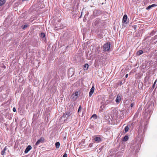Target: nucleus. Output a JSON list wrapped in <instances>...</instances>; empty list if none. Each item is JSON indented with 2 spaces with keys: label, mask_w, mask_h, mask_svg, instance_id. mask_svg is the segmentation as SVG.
<instances>
[{
  "label": "nucleus",
  "mask_w": 157,
  "mask_h": 157,
  "mask_svg": "<svg viewBox=\"0 0 157 157\" xmlns=\"http://www.w3.org/2000/svg\"><path fill=\"white\" fill-rule=\"evenodd\" d=\"M78 96V92L76 91L75 93H73L71 96V99L73 101L76 100Z\"/></svg>",
  "instance_id": "1"
},
{
  "label": "nucleus",
  "mask_w": 157,
  "mask_h": 157,
  "mask_svg": "<svg viewBox=\"0 0 157 157\" xmlns=\"http://www.w3.org/2000/svg\"><path fill=\"white\" fill-rule=\"evenodd\" d=\"M103 52L108 51V43L104 44L103 46Z\"/></svg>",
  "instance_id": "4"
},
{
  "label": "nucleus",
  "mask_w": 157,
  "mask_h": 157,
  "mask_svg": "<svg viewBox=\"0 0 157 157\" xmlns=\"http://www.w3.org/2000/svg\"><path fill=\"white\" fill-rule=\"evenodd\" d=\"M129 128L128 126H126L124 128V131L125 133H126V132H128V130Z\"/></svg>",
  "instance_id": "19"
},
{
  "label": "nucleus",
  "mask_w": 157,
  "mask_h": 157,
  "mask_svg": "<svg viewBox=\"0 0 157 157\" xmlns=\"http://www.w3.org/2000/svg\"><path fill=\"white\" fill-rule=\"evenodd\" d=\"M81 109H82V108H81V105H80L79 106L78 109V113L79 112H80V110H81Z\"/></svg>",
  "instance_id": "21"
},
{
  "label": "nucleus",
  "mask_w": 157,
  "mask_h": 157,
  "mask_svg": "<svg viewBox=\"0 0 157 157\" xmlns=\"http://www.w3.org/2000/svg\"><path fill=\"white\" fill-rule=\"evenodd\" d=\"M121 94H118L116 99V102L117 104H119L121 101Z\"/></svg>",
  "instance_id": "5"
},
{
  "label": "nucleus",
  "mask_w": 157,
  "mask_h": 157,
  "mask_svg": "<svg viewBox=\"0 0 157 157\" xmlns=\"http://www.w3.org/2000/svg\"><path fill=\"white\" fill-rule=\"evenodd\" d=\"M84 69L85 70H87L88 67L89 65L87 63L85 64L84 65Z\"/></svg>",
  "instance_id": "15"
},
{
  "label": "nucleus",
  "mask_w": 157,
  "mask_h": 157,
  "mask_svg": "<svg viewBox=\"0 0 157 157\" xmlns=\"http://www.w3.org/2000/svg\"><path fill=\"white\" fill-rule=\"evenodd\" d=\"M45 141V140L44 137H41L38 140L35 144V146H37L40 143H43Z\"/></svg>",
  "instance_id": "2"
},
{
  "label": "nucleus",
  "mask_w": 157,
  "mask_h": 157,
  "mask_svg": "<svg viewBox=\"0 0 157 157\" xmlns=\"http://www.w3.org/2000/svg\"><path fill=\"white\" fill-rule=\"evenodd\" d=\"M127 15L125 14L124 15L123 18V20H122V22L125 23L126 22L127 20Z\"/></svg>",
  "instance_id": "9"
},
{
  "label": "nucleus",
  "mask_w": 157,
  "mask_h": 157,
  "mask_svg": "<svg viewBox=\"0 0 157 157\" xmlns=\"http://www.w3.org/2000/svg\"><path fill=\"white\" fill-rule=\"evenodd\" d=\"M94 140L95 141L94 142V143H99L101 141V139L98 137L95 136L94 137Z\"/></svg>",
  "instance_id": "6"
},
{
  "label": "nucleus",
  "mask_w": 157,
  "mask_h": 157,
  "mask_svg": "<svg viewBox=\"0 0 157 157\" xmlns=\"http://www.w3.org/2000/svg\"><path fill=\"white\" fill-rule=\"evenodd\" d=\"M134 106V104L133 103H132L131 104V105H130V106L131 107H132Z\"/></svg>",
  "instance_id": "26"
},
{
  "label": "nucleus",
  "mask_w": 157,
  "mask_h": 157,
  "mask_svg": "<svg viewBox=\"0 0 157 157\" xmlns=\"http://www.w3.org/2000/svg\"><path fill=\"white\" fill-rule=\"evenodd\" d=\"M7 149V148L6 147H5L4 148L3 150L1 151V154L2 155H4L5 154V151Z\"/></svg>",
  "instance_id": "11"
},
{
  "label": "nucleus",
  "mask_w": 157,
  "mask_h": 157,
  "mask_svg": "<svg viewBox=\"0 0 157 157\" xmlns=\"http://www.w3.org/2000/svg\"><path fill=\"white\" fill-rule=\"evenodd\" d=\"M94 86H93L91 89H90V91L89 92V96L90 97L93 93L94 92Z\"/></svg>",
  "instance_id": "7"
},
{
  "label": "nucleus",
  "mask_w": 157,
  "mask_h": 157,
  "mask_svg": "<svg viewBox=\"0 0 157 157\" xmlns=\"http://www.w3.org/2000/svg\"><path fill=\"white\" fill-rule=\"evenodd\" d=\"M13 112H15L16 111V108L15 107H14L13 109Z\"/></svg>",
  "instance_id": "25"
},
{
  "label": "nucleus",
  "mask_w": 157,
  "mask_h": 157,
  "mask_svg": "<svg viewBox=\"0 0 157 157\" xmlns=\"http://www.w3.org/2000/svg\"><path fill=\"white\" fill-rule=\"evenodd\" d=\"M63 157H67V155L66 153H64Z\"/></svg>",
  "instance_id": "24"
},
{
  "label": "nucleus",
  "mask_w": 157,
  "mask_h": 157,
  "mask_svg": "<svg viewBox=\"0 0 157 157\" xmlns=\"http://www.w3.org/2000/svg\"><path fill=\"white\" fill-rule=\"evenodd\" d=\"M32 149V147L30 145H29L26 148L25 151V153L26 154L28 153V152Z\"/></svg>",
  "instance_id": "8"
},
{
  "label": "nucleus",
  "mask_w": 157,
  "mask_h": 157,
  "mask_svg": "<svg viewBox=\"0 0 157 157\" xmlns=\"http://www.w3.org/2000/svg\"><path fill=\"white\" fill-rule=\"evenodd\" d=\"M110 44L109 43V48H108L109 50V49H110Z\"/></svg>",
  "instance_id": "27"
},
{
  "label": "nucleus",
  "mask_w": 157,
  "mask_h": 157,
  "mask_svg": "<svg viewBox=\"0 0 157 157\" xmlns=\"http://www.w3.org/2000/svg\"><path fill=\"white\" fill-rule=\"evenodd\" d=\"M157 6V5H156L155 4H152V5H150V6H148L146 8V9L147 10H149L153 7H154L155 6Z\"/></svg>",
  "instance_id": "10"
},
{
  "label": "nucleus",
  "mask_w": 157,
  "mask_h": 157,
  "mask_svg": "<svg viewBox=\"0 0 157 157\" xmlns=\"http://www.w3.org/2000/svg\"><path fill=\"white\" fill-rule=\"evenodd\" d=\"M70 113L69 112H67L64 114L62 117H60L59 120L63 119V118H66V119H64L63 121H64L67 119V118L69 116H70Z\"/></svg>",
  "instance_id": "3"
},
{
  "label": "nucleus",
  "mask_w": 157,
  "mask_h": 157,
  "mask_svg": "<svg viewBox=\"0 0 157 157\" xmlns=\"http://www.w3.org/2000/svg\"><path fill=\"white\" fill-rule=\"evenodd\" d=\"M128 139V137L127 136H125L123 138L122 141H126Z\"/></svg>",
  "instance_id": "13"
},
{
  "label": "nucleus",
  "mask_w": 157,
  "mask_h": 157,
  "mask_svg": "<svg viewBox=\"0 0 157 157\" xmlns=\"http://www.w3.org/2000/svg\"><path fill=\"white\" fill-rule=\"evenodd\" d=\"M40 36L42 38H44L45 37V35L43 33H41L40 35Z\"/></svg>",
  "instance_id": "17"
},
{
  "label": "nucleus",
  "mask_w": 157,
  "mask_h": 157,
  "mask_svg": "<svg viewBox=\"0 0 157 157\" xmlns=\"http://www.w3.org/2000/svg\"><path fill=\"white\" fill-rule=\"evenodd\" d=\"M60 143L59 142H56L55 143L56 147V148H59V146H60Z\"/></svg>",
  "instance_id": "14"
},
{
  "label": "nucleus",
  "mask_w": 157,
  "mask_h": 157,
  "mask_svg": "<svg viewBox=\"0 0 157 157\" xmlns=\"http://www.w3.org/2000/svg\"><path fill=\"white\" fill-rule=\"evenodd\" d=\"M71 70H73V69L72 68H70V69H69V70L68 71V72H69V71H70Z\"/></svg>",
  "instance_id": "30"
},
{
  "label": "nucleus",
  "mask_w": 157,
  "mask_h": 157,
  "mask_svg": "<svg viewBox=\"0 0 157 157\" xmlns=\"http://www.w3.org/2000/svg\"><path fill=\"white\" fill-rule=\"evenodd\" d=\"M105 119L107 120V117L106 116H105Z\"/></svg>",
  "instance_id": "29"
},
{
  "label": "nucleus",
  "mask_w": 157,
  "mask_h": 157,
  "mask_svg": "<svg viewBox=\"0 0 157 157\" xmlns=\"http://www.w3.org/2000/svg\"><path fill=\"white\" fill-rule=\"evenodd\" d=\"M125 77L126 78H127L128 77V74H127L126 75H125Z\"/></svg>",
  "instance_id": "28"
},
{
  "label": "nucleus",
  "mask_w": 157,
  "mask_h": 157,
  "mask_svg": "<svg viewBox=\"0 0 157 157\" xmlns=\"http://www.w3.org/2000/svg\"><path fill=\"white\" fill-rule=\"evenodd\" d=\"M137 54L138 55H141V54H142L143 53V51L142 50H140L139 51L137 52Z\"/></svg>",
  "instance_id": "20"
},
{
  "label": "nucleus",
  "mask_w": 157,
  "mask_h": 157,
  "mask_svg": "<svg viewBox=\"0 0 157 157\" xmlns=\"http://www.w3.org/2000/svg\"><path fill=\"white\" fill-rule=\"evenodd\" d=\"M156 81H157V80H156L155 82H154V84H153V86H152V87L153 88H154L155 87V84L156 82Z\"/></svg>",
  "instance_id": "22"
},
{
  "label": "nucleus",
  "mask_w": 157,
  "mask_h": 157,
  "mask_svg": "<svg viewBox=\"0 0 157 157\" xmlns=\"http://www.w3.org/2000/svg\"><path fill=\"white\" fill-rule=\"evenodd\" d=\"M92 118H94V119H97V116L96 114H93L91 117V119Z\"/></svg>",
  "instance_id": "18"
},
{
  "label": "nucleus",
  "mask_w": 157,
  "mask_h": 157,
  "mask_svg": "<svg viewBox=\"0 0 157 157\" xmlns=\"http://www.w3.org/2000/svg\"><path fill=\"white\" fill-rule=\"evenodd\" d=\"M28 25L27 24H25L24 25H22L21 26V28H22L23 29H24L25 28H27L28 26Z\"/></svg>",
  "instance_id": "16"
},
{
  "label": "nucleus",
  "mask_w": 157,
  "mask_h": 157,
  "mask_svg": "<svg viewBox=\"0 0 157 157\" xmlns=\"http://www.w3.org/2000/svg\"><path fill=\"white\" fill-rule=\"evenodd\" d=\"M93 144L91 143L90 144H89V147H92L93 146Z\"/></svg>",
  "instance_id": "23"
},
{
  "label": "nucleus",
  "mask_w": 157,
  "mask_h": 157,
  "mask_svg": "<svg viewBox=\"0 0 157 157\" xmlns=\"http://www.w3.org/2000/svg\"><path fill=\"white\" fill-rule=\"evenodd\" d=\"M6 0H0V6L4 5L6 2Z\"/></svg>",
  "instance_id": "12"
},
{
  "label": "nucleus",
  "mask_w": 157,
  "mask_h": 157,
  "mask_svg": "<svg viewBox=\"0 0 157 157\" xmlns=\"http://www.w3.org/2000/svg\"><path fill=\"white\" fill-rule=\"evenodd\" d=\"M101 108H102V106H101Z\"/></svg>",
  "instance_id": "31"
}]
</instances>
